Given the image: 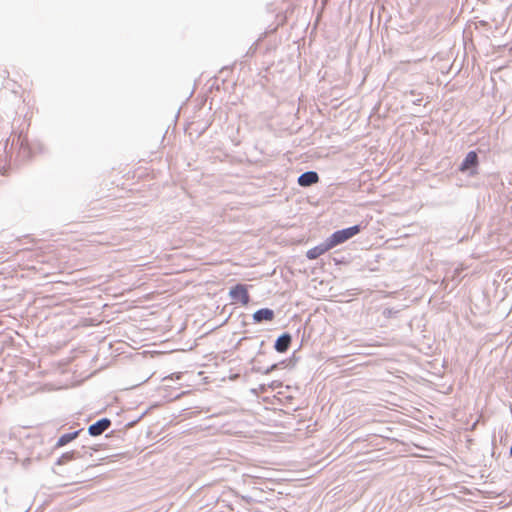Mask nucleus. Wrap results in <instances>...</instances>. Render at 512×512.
<instances>
[{
  "instance_id": "f257e3e1",
  "label": "nucleus",
  "mask_w": 512,
  "mask_h": 512,
  "mask_svg": "<svg viewBox=\"0 0 512 512\" xmlns=\"http://www.w3.org/2000/svg\"><path fill=\"white\" fill-rule=\"evenodd\" d=\"M362 230V226L357 224L341 230H337L328 237V240L332 247H336L342 243H345L355 235L359 234Z\"/></svg>"
},
{
  "instance_id": "f03ea898",
  "label": "nucleus",
  "mask_w": 512,
  "mask_h": 512,
  "mask_svg": "<svg viewBox=\"0 0 512 512\" xmlns=\"http://www.w3.org/2000/svg\"><path fill=\"white\" fill-rule=\"evenodd\" d=\"M479 164L478 155L475 151H469L463 159L459 170L461 172H469V175L474 176L477 174V167Z\"/></svg>"
},
{
  "instance_id": "7ed1b4c3",
  "label": "nucleus",
  "mask_w": 512,
  "mask_h": 512,
  "mask_svg": "<svg viewBox=\"0 0 512 512\" xmlns=\"http://www.w3.org/2000/svg\"><path fill=\"white\" fill-rule=\"evenodd\" d=\"M229 296L235 302H239L242 305H247L250 302V295L245 284H236L230 288Z\"/></svg>"
},
{
  "instance_id": "20e7f679",
  "label": "nucleus",
  "mask_w": 512,
  "mask_h": 512,
  "mask_svg": "<svg viewBox=\"0 0 512 512\" xmlns=\"http://www.w3.org/2000/svg\"><path fill=\"white\" fill-rule=\"evenodd\" d=\"M110 426L111 420L109 418H101L88 427V433L93 437L100 436L107 431Z\"/></svg>"
},
{
  "instance_id": "39448f33",
  "label": "nucleus",
  "mask_w": 512,
  "mask_h": 512,
  "mask_svg": "<svg viewBox=\"0 0 512 512\" xmlns=\"http://www.w3.org/2000/svg\"><path fill=\"white\" fill-rule=\"evenodd\" d=\"M319 182V175L316 171H306L302 173L298 179L297 183L301 187H310L313 184H316Z\"/></svg>"
},
{
  "instance_id": "423d86ee",
  "label": "nucleus",
  "mask_w": 512,
  "mask_h": 512,
  "mask_svg": "<svg viewBox=\"0 0 512 512\" xmlns=\"http://www.w3.org/2000/svg\"><path fill=\"white\" fill-rule=\"evenodd\" d=\"M332 248L333 247L327 238L324 243H321V244L309 249L306 253V257L310 260H315Z\"/></svg>"
},
{
  "instance_id": "0eeeda50",
  "label": "nucleus",
  "mask_w": 512,
  "mask_h": 512,
  "mask_svg": "<svg viewBox=\"0 0 512 512\" xmlns=\"http://www.w3.org/2000/svg\"><path fill=\"white\" fill-rule=\"evenodd\" d=\"M255 323L271 322L275 318V312L270 308H261L252 315Z\"/></svg>"
},
{
  "instance_id": "6e6552de",
  "label": "nucleus",
  "mask_w": 512,
  "mask_h": 512,
  "mask_svg": "<svg viewBox=\"0 0 512 512\" xmlns=\"http://www.w3.org/2000/svg\"><path fill=\"white\" fill-rule=\"evenodd\" d=\"M291 342V334L288 332H284L276 339L274 343V349L279 353H285L289 349Z\"/></svg>"
},
{
  "instance_id": "1a4fd4ad",
  "label": "nucleus",
  "mask_w": 512,
  "mask_h": 512,
  "mask_svg": "<svg viewBox=\"0 0 512 512\" xmlns=\"http://www.w3.org/2000/svg\"><path fill=\"white\" fill-rule=\"evenodd\" d=\"M84 454L82 451L72 450L66 453H63L56 461V465H64L70 461L82 458Z\"/></svg>"
},
{
  "instance_id": "9d476101",
  "label": "nucleus",
  "mask_w": 512,
  "mask_h": 512,
  "mask_svg": "<svg viewBox=\"0 0 512 512\" xmlns=\"http://www.w3.org/2000/svg\"><path fill=\"white\" fill-rule=\"evenodd\" d=\"M82 431H83V429H79L74 432L63 434L62 436L59 437L55 447L59 448V447L67 445L68 443H70L71 441L76 439Z\"/></svg>"
},
{
  "instance_id": "9b49d317",
  "label": "nucleus",
  "mask_w": 512,
  "mask_h": 512,
  "mask_svg": "<svg viewBox=\"0 0 512 512\" xmlns=\"http://www.w3.org/2000/svg\"><path fill=\"white\" fill-rule=\"evenodd\" d=\"M281 364H284V361L280 362V363H275V364H272L271 366H269L268 368H266L265 370H263L262 372L264 374H270L272 371L276 370L278 368L279 365Z\"/></svg>"
},
{
  "instance_id": "f8f14e48",
  "label": "nucleus",
  "mask_w": 512,
  "mask_h": 512,
  "mask_svg": "<svg viewBox=\"0 0 512 512\" xmlns=\"http://www.w3.org/2000/svg\"><path fill=\"white\" fill-rule=\"evenodd\" d=\"M421 102H422V98H417L415 100H412V103L415 105H421Z\"/></svg>"
},
{
  "instance_id": "ddd939ff",
  "label": "nucleus",
  "mask_w": 512,
  "mask_h": 512,
  "mask_svg": "<svg viewBox=\"0 0 512 512\" xmlns=\"http://www.w3.org/2000/svg\"><path fill=\"white\" fill-rule=\"evenodd\" d=\"M0 172H1V174H2V175H5V174H6V171H5V169H4V168H3V170H2V169H0Z\"/></svg>"
},
{
  "instance_id": "4468645a",
  "label": "nucleus",
  "mask_w": 512,
  "mask_h": 512,
  "mask_svg": "<svg viewBox=\"0 0 512 512\" xmlns=\"http://www.w3.org/2000/svg\"><path fill=\"white\" fill-rule=\"evenodd\" d=\"M20 140H21V135H19V136L17 137V141H20Z\"/></svg>"
},
{
  "instance_id": "2eb2a0df",
  "label": "nucleus",
  "mask_w": 512,
  "mask_h": 512,
  "mask_svg": "<svg viewBox=\"0 0 512 512\" xmlns=\"http://www.w3.org/2000/svg\"><path fill=\"white\" fill-rule=\"evenodd\" d=\"M510 455L512 456V444H511V447H510Z\"/></svg>"
}]
</instances>
